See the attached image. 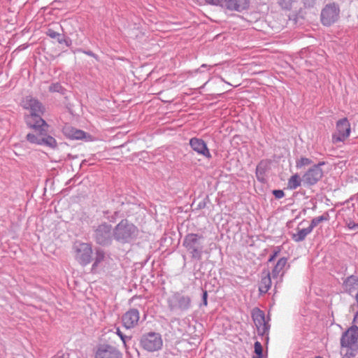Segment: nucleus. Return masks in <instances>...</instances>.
<instances>
[{
  "label": "nucleus",
  "mask_w": 358,
  "mask_h": 358,
  "mask_svg": "<svg viewBox=\"0 0 358 358\" xmlns=\"http://www.w3.org/2000/svg\"><path fill=\"white\" fill-rule=\"evenodd\" d=\"M24 108L31 111L30 115L26 116L25 121L29 127H41L46 125V122L41 117L45 108L37 99L27 96L23 101Z\"/></svg>",
  "instance_id": "1"
},
{
  "label": "nucleus",
  "mask_w": 358,
  "mask_h": 358,
  "mask_svg": "<svg viewBox=\"0 0 358 358\" xmlns=\"http://www.w3.org/2000/svg\"><path fill=\"white\" fill-rule=\"evenodd\" d=\"M138 229L127 220H122L113 229V238L122 244L129 243L138 236Z\"/></svg>",
  "instance_id": "2"
},
{
  "label": "nucleus",
  "mask_w": 358,
  "mask_h": 358,
  "mask_svg": "<svg viewBox=\"0 0 358 358\" xmlns=\"http://www.w3.org/2000/svg\"><path fill=\"white\" fill-rule=\"evenodd\" d=\"M182 245L192 259L199 261L204 252V237L199 234L189 233L183 238Z\"/></svg>",
  "instance_id": "3"
},
{
  "label": "nucleus",
  "mask_w": 358,
  "mask_h": 358,
  "mask_svg": "<svg viewBox=\"0 0 358 358\" xmlns=\"http://www.w3.org/2000/svg\"><path fill=\"white\" fill-rule=\"evenodd\" d=\"M72 252L75 260L82 266L88 265L92 260L93 250L91 243L76 241Z\"/></svg>",
  "instance_id": "4"
},
{
  "label": "nucleus",
  "mask_w": 358,
  "mask_h": 358,
  "mask_svg": "<svg viewBox=\"0 0 358 358\" xmlns=\"http://www.w3.org/2000/svg\"><path fill=\"white\" fill-rule=\"evenodd\" d=\"M358 327L352 326L344 332L341 338L342 348H347L345 355L343 358H347L348 355L354 357L357 350Z\"/></svg>",
  "instance_id": "5"
},
{
  "label": "nucleus",
  "mask_w": 358,
  "mask_h": 358,
  "mask_svg": "<svg viewBox=\"0 0 358 358\" xmlns=\"http://www.w3.org/2000/svg\"><path fill=\"white\" fill-rule=\"evenodd\" d=\"M168 307L171 311L186 312L192 307V299L182 292H175L167 299Z\"/></svg>",
  "instance_id": "6"
},
{
  "label": "nucleus",
  "mask_w": 358,
  "mask_h": 358,
  "mask_svg": "<svg viewBox=\"0 0 358 358\" xmlns=\"http://www.w3.org/2000/svg\"><path fill=\"white\" fill-rule=\"evenodd\" d=\"M140 345L148 352H153L162 348L163 341L160 334L149 332L142 335L140 339Z\"/></svg>",
  "instance_id": "7"
},
{
  "label": "nucleus",
  "mask_w": 358,
  "mask_h": 358,
  "mask_svg": "<svg viewBox=\"0 0 358 358\" xmlns=\"http://www.w3.org/2000/svg\"><path fill=\"white\" fill-rule=\"evenodd\" d=\"M93 237L99 245L110 244L113 238V230L112 231L111 225L105 222L99 224L95 228Z\"/></svg>",
  "instance_id": "8"
},
{
  "label": "nucleus",
  "mask_w": 358,
  "mask_h": 358,
  "mask_svg": "<svg viewBox=\"0 0 358 358\" xmlns=\"http://www.w3.org/2000/svg\"><path fill=\"white\" fill-rule=\"evenodd\" d=\"M339 15L340 8L338 4H327L321 12V22L323 25L329 27L338 20Z\"/></svg>",
  "instance_id": "9"
},
{
  "label": "nucleus",
  "mask_w": 358,
  "mask_h": 358,
  "mask_svg": "<svg viewBox=\"0 0 358 358\" xmlns=\"http://www.w3.org/2000/svg\"><path fill=\"white\" fill-rule=\"evenodd\" d=\"M351 132L350 124L346 117L339 120L336 122V131L332 134V142L338 143L344 142Z\"/></svg>",
  "instance_id": "10"
},
{
  "label": "nucleus",
  "mask_w": 358,
  "mask_h": 358,
  "mask_svg": "<svg viewBox=\"0 0 358 358\" xmlns=\"http://www.w3.org/2000/svg\"><path fill=\"white\" fill-rule=\"evenodd\" d=\"M324 163H320L314 165L303 176V181L308 185L316 184L322 177L323 171L321 166Z\"/></svg>",
  "instance_id": "11"
},
{
  "label": "nucleus",
  "mask_w": 358,
  "mask_h": 358,
  "mask_svg": "<svg viewBox=\"0 0 358 358\" xmlns=\"http://www.w3.org/2000/svg\"><path fill=\"white\" fill-rule=\"evenodd\" d=\"M189 144L191 148L199 155H201L208 159L212 158L210 152L203 139L197 137L191 138Z\"/></svg>",
  "instance_id": "12"
},
{
  "label": "nucleus",
  "mask_w": 358,
  "mask_h": 358,
  "mask_svg": "<svg viewBox=\"0 0 358 358\" xmlns=\"http://www.w3.org/2000/svg\"><path fill=\"white\" fill-rule=\"evenodd\" d=\"M95 358H122V355L115 348L109 345H102L98 348Z\"/></svg>",
  "instance_id": "13"
},
{
  "label": "nucleus",
  "mask_w": 358,
  "mask_h": 358,
  "mask_svg": "<svg viewBox=\"0 0 358 358\" xmlns=\"http://www.w3.org/2000/svg\"><path fill=\"white\" fill-rule=\"evenodd\" d=\"M139 318V311L136 308H131L122 315V321L124 327L129 329L138 324Z\"/></svg>",
  "instance_id": "14"
},
{
  "label": "nucleus",
  "mask_w": 358,
  "mask_h": 358,
  "mask_svg": "<svg viewBox=\"0 0 358 358\" xmlns=\"http://www.w3.org/2000/svg\"><path fill=\"white\" fill-rule=\"evenodd\" d=\"M287 264V259L282 257L278 260L270 273L272 278L276 280V283L281 282L285 274V268Z\"/></svg>",
  "instance_id": "15"
},
{
  "label": "nucleus",
  "mask_w": 358,
  "mask_h": 358,
  "mask_svg": "<svg viewBox=\"0 0 358 358\" xmlns=\"http://www.w3.org/2000/svg\"><path fill=\"white\" fill-rule=\"evenodd\" d=\"M253 318L259 334H266L268 331V326L266 324L264 313L259 310L257 313L253 315Z\"/></svg>",
  "instance_id": "16"
},
{
  "label": "nucleus",
  "mask_w": 358,
  "mask_h": 358,
  "mask_svg": "<svg viewBox=\"0 0 358 358\" xmlns=\"http://www.w3.org/2000/svg\"><path fill=\"white\" fill-rule=\"evenodd\" d=\"M224 3L229 10L241 12L249 7L250 1L249 0H229Z\"/></svg>",
  "instance_id": "17"
},
{
  "label": "nucleus",
  "mask_w": 358,
  "mask_h": 358,
  "mask_svg": "<svg viewBox=\"0 0 358 358\" xmlns=\"http://www.w3.org/2000/svg\"><path fill=\"white\" fill-rule=\"evenodd\" d=\"M48 127V124L46 123V125H43L41 127H31L35 130L36 132V134H28L27 135V140L34 144L40 145L41 140L42 139L43 135L44 134L43 132L45 131V128Z\"/></svg>",
  "instance_id": "18"
},
{
  "label": "nucleus",
  "mask_w": 358,
  "mask_h": 358,
  "mask_svg": "<svg viewBox=\"0 0 358 358\" xmlns=\"http://www.w3.org/2000/svg\"><path fill=\"white\" fill-rule=\"evenodd\" d=\"M345 290L350 294H356L358 292V277L351 275L348 277L343 283Z\"/></svg>",
  "instance_id": "19"
},
{
  "label": "nucleus",
  "mask_w": 358,
  "mask_h": 358,
  "mask_svg": "<svg viewBox=\"0 0 358 358\" xmlns=\"http://www.w3.org/2000/svg\"><path fill=\"white\" fill-rule=\"evenodd\" d=\"M312 232L311 228L298 229L297 232L292 235V238L294 241L299 243L305 240L306 236Z\"/></svg>",
  "instance_id": "20"
},
{
  "label": "nucleus",
  "mask_w": 358,
  "mask_h": 358,
  "mask_svg": "<svg viewBox=\"0 0 358 358\" xmlns=\"http://www.w3.org/2000/svg\"><path fill=\"white\" fill-rule=\"evenodd\" d=\"M271 278L268 272L264 277H262L259 283V290L261 293H266L271 286Z\"/></svg>",
  "instance_id": "21"
},
{
  "label": "nucleus",
  "mask_w": 358,
  "mask_h": 358,
  "mask_svg": "<svg viewBox=\"0 0 358 358\" xmlns=\"http://www.w3.org/2000/svg\"><path fill=\"white\" fill-rule=\"evenodd\" d=\"M48 128H45V131L43 132L42 139L41 140L40 145H46L51 148H55L57 147V141L55 138L47 134Z\"/></svg>",
  "instance_id": "22"
},
{
  "label": "nucleus",
  "mask_w": 358,
  "mask_h": 358,
  "mask_svg": "<svg viewBox=\"0 0 358 358\" xmlns=\"http://www.w3.org/2000/svg\"><path fill=\"white\" fill-rule=\"evenodd\" d=\"M105 259V252L103 250L99 248L96 249L95 251V258L94 263L92 266V271L96 272L97 268L99 266L100 264Z\"/></svg>",
  "instance_id": "23"
},
{
  "label": "nucleus",
  "mask_w": 358,
  "mask_h": 358,
  "mask_svg": "<svg viewBox=\"0 0 358 358\" xmlns=\"http://www.w3.org/2000/svg\"><path fill=\"white\" fill-rule=\"evenodd\" d=\"M267 169V164L266 162H260L256 168V176L259 181L264 182L265 180L264 176Z\"/></svg>",
  "instance_id": "24"
},
{
  "label": "nucleus",
  "mask_w": 358,
  "mask_h": 358,
  "mask_svg": "<svg viewBox=\"0 0 358 358\" xmlns=\"http://www.w3.org/2000/svg\"><path fill=\"white\" fill-rule=\"evenodd\" d=\"M301 183V179L300 176L296 173L291 176V178L288 180L287 182V187L289 189H296L298 188Z\"/></svg>",
  "instance_id": "25"
},
{
  "label": "nucleus",
  "mask_w": 358,
  "mask_h": 358,
  "mask_svg": "<svg viewBox=\"0 0 358 358\" xmlns=\"http://www.w3.org/2000/svg\"><path fill=\"white\" fill-rule=\"evenodd\" d=\"M329 220V215L327 213H324L321 216L314 217L310 222V224L309 226L310 228H311V230L313 231V229L317 227L320 222L323 221H328Z\"/></svg>",
  "instance_id": "26"
},
{
  "label": "nucleus",
  "mask_w": 358,
  "mask_h": 358,
  "mask_svg": "<svg viewBox=\"0 0 358 358\" xmlns=\"http://www.w3.org/2000/svg\"><path fill=\"white\" fill-rule=\"evenodd\" d=\"M45 34L51 38L57 39V42L60 44H62L66 41V39L62 36V34L51 28L48 29Z\"/></svg>",
  "instance_id": "27"
},
{
  "label": "nucleus",
  "mask_w": 358,
  "mask_h": 358,
  "mask_svg": "<svg viewBox=\"0 0 358 358\" xmlns=\"http://www.w3.org/2000/svg\"><path fill=\"white\" fill-rule=\"evenodd\" d=\"M49 91L51 92H59L64 94L65 92L64 88L59 83H52L49 87Z\"/></svg>",
  "instance_id": "28"
},
{
  "label": "nucleus",
  "mask_w": 358,
  "mask_h": 358,
  "mask_svg": "<svg viewBox=\"0 0 358 358\" xmlns=\"http://www.w3.org/2000/svg\"><path fill=\"white\" fill-rule=\"evenodd\" d=\"M312 161L306 157H301L296 162V166L297 169H301L305 166L310 165Z\"/></svg>",
  "instance_id": "29"
},
{
  "label": "nucleus",
  "mask_w": 358,
  "mask_h": 358,
  "mask_svg": "<svg viewBox=\"0 0 358 358\" xmlns=\"http://www.w3.org/2000/svg\"><path fill=\"white\" fill-rule=\"evenodd\" d=\"M256 357L263 358V348L262 344L259 341H256L254 345Z\"/></svg>",
  "instance_id": "30"
},
{
  "label": "nucleus",
  "mask_w": 358,
  "mask_h": 358,
  "mask_svg": "<svg viewBox=\"0 0 358 358\" xmlns=\"http://www.w3.org/2000/svg\"><path fill=\"white\" fill-rule=\"evenodd\" d=\"M70 135L72 139H82L85 136V133L82 130L75 129L73 134Z\"/></svg>",
  "instance_id": "31"
},
{
  "label": "nucleus",
  "mask_w": 358,
  "mask_h": 358,
  "mask_svg": "<svg viewBox=\"0 0 358 358\" xmlns=\"http://www.w3.org/2000/svg\"><path fill=\"white\" fill-rule=\"evenodd\" d=\"M76 128H73L72 127L71 125L69 124H66L64 127H63V129H62V131L64 133V134L71 138V135L70 134H73L74 130H75Z\"/></svg>",
  "instance_id": "32"
},
{
  "label": "nucleus",
  "mask_w": 358,
  "mask_h": 358,
  "mask_svg": "<svg viewBox=\"0 0 358 358\" xmlns=\"http://www.w3.org/2000/svg\"><path fill=\"white\" fill-rule=\"evenodd\" d=\"M115 333L120 338L122 343H124V346H126V341L127 340H130L131 337L125 336L120 329L119 327L115 328Z\"/></svg>",
  "instance_id": "33"
},
{
  "label": "nucleus",
  "mask_w": 358,
  "mask_h": 358,
  "mask_svg": "<svg viewBox=\"0 0 358 358\" xmlns=\"http://www.w3.org/2000/svg\"><path fill=\"white\" fill-rule=\"evenodd\" d=\"M279 3L282 8L285 9H290L292 3L291 0H279Z\"/></svg>",
  "instance_id": "34"
},
{
  "label": "nucleus",
  "mask_w": 358,
  "mask_h": 358,
  "mask_svg": "<svg viewBox=\"0 0 358 358\" xmlns=\"http://www.w3.org/2000/svg\"><path fill=\"white\" fill-rule=\"evenodd\" d=\"M207 3L215 5V6H222L226 0H205Z\"/></svg>",
  "instance_id": "35"
},
{
  "label": "nucleus",
  "mask_w": 358,
  "mask_h": 358,
  "mask_svg": "<svg viewBox=\"0 0 358 358\" xmlns=\"http://www.w3.org/2000/svg\"><path fill=\"white\" fill-rule=\"evenodd\" d=\"M76 52H83L88 56H90V57H92L94 58H95L96 59H98V56L96 55H95L92 51L91 50H84L83 49H77L76 50Z\"/></svg>",
  "instance_id": "36"
},
{
  "label": "nucleus",
  "mask_w": 358,
  "mask_h": 358,
  "mask_svg": "<svg viewBox=\"0 0 358 358\" xmlns=\"http://www.w3.org/2000/svg\"><path fill=\"white\" fill-rule=\"evenodd\" d=\"M347 227L350 230L358 229V224L355 223L352 220H350L346 222Z\"/></svg>",
  "instance_id": "37"
},
{
  "label": "nucleus",
  "mask_w": 358,
  "mask_h": 358,
  "mask_svg": "<svg viewBox=\"0 0 358 358\" xmlns=\"http://www.w3.org/2000/svg\"><path fill=\"white\" fill-rule=\"evenodd\" d=\"M273 194L278 199H282V198H283L285 196V193L281 189H275V190H273Z\"/></svg>",
  "instance_id": "38"
},
{
  "label": "nucleus",
  "mask_w": 358,
  "mask_h": 358,
  "mask_svg": "<svg viewBox=\"0 0 358 358\" xmlns=\"http://www.w3.org/2000/svg\"><path fill=\"white\" fill-rule=\"evenodd\" d=\"M207 298H208L207 291H203L202 301H203V304L204 306H207V304H208Z\"/></svg>",
  "instance_id": "39"
},
{
  "label": "nucleus",
  "mask_w": 358,
  "mask_h": 358,
  "mask_svg": "<svg viewBox=\"0 0 358 358\" xmlns=\"http://www.w3.org/2000/svg\"><path fill=\"white\" fill-rule=\"evenodd\" d=\"M279 252H280V250L274 251L273 253L270 256L268 262H273L275 259V257H277V255L279 253Z\"/></svg>",
  "instance_id": "40"
},
{
  "label": "nucleus",
  "mask_w": 358,
  "mask_h": 358,
  "mask_svg": "<svg viewBox=\"0 0 358 358\" xmlns=\"http://www.w3.org/2000/svg\"><path fill=\"white\" fill-rule=\"evenodd\" d=\"M117 214V213L115 211V212H114V214H113L111 217H110V216H106V218H107L110 222H115V220H116Z\"/></svg>",
  "instance_id": "41"
},
{
  "label": "nucleus",
  "mask_w": 358,
  "mask_h": 358,
  "mask_svg": "<svg viewBox=\"0 0 358 358\" xmlns=\"http://www.w3.org/2000/svg\"><path fill=\"white\" fill-rule=\"evenodd\" d=\"M207 66H208V65H207V64H203L201 66V67H200L199 69H196V72H201V68H206V67H207Z\"/></svg>",
  "instance_id": "42"
},
{
  "label": "nucleus",
  "mask_w": 358,
  "mask_h": 358,
  "mask_svg": "<svg viewBox=\"0 0 358 358\" xmlns=\"http://www.w3.org/2000/svg\"><path fill=\"white\" fill-rule=\"evenodd\" d=\"M67 46L71 45V41L69 39H66V41L64 42Z\"/></svg>",
  "instance_id": "43"
},
{
  "label": "nucleus",
  "mask_w": 358,
  "mask_h": 358,
  "mask_svg": "<svg viewBox=\"0 0 358 358\" xmlns=\"http://www.w3.org/2000/svg\"><path fill=\"white\" fill-rule=\"evenodd\" d=\"M57 358H69V355H62V356H60V357H58Z\"/></svg>",
  "instance_id": "44"
},
{
  "label": "nucleus",
  "mask_w": 358,
  "mask_h": 358,
  "mask_svg": "<svg viewBox=\"0 0 358 358\" xmlns=\"http://www.w3.org/2000/svg\"><path fill=\"white\" fill-rule=\"evenodd\" d=\"M253 358H259V357H253Z\"/></svg>",
  "instance_id": "45"
}]
</instances>
